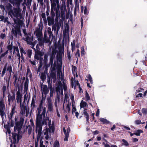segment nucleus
<instances>
[{"label":"nucleus","mask_w":147,"mask_h":147,"mask_svg":"<svg viewBox=\"0 0 147 147\" xmlns=\"http://www.w3.org/2000/svg\"><path fill=\"white\" fill-rule=\"evenodd\" d=\"M28 87V82L27 81H26L24 82V89L25 91H27Z\"/></svg>","instance_id":"2f4dec72"},{"label":"nucleus","mask_w":147,"mask_h":147,"mask_svg":"<svg viewBox=\"0 0 147 147\" xmlns=\"http://www.w3.org/2000/svg\"><path fill=\"white\" fill-rule=\"evenodd\" d=\"M84 13L85 14H87L88 13V11L87 9V7L86 6L84 7Z\"/></svg>","instance_id":"5fc2aeb1"},{"label":"nucleus","mask_w":147,"mask_h":147,"mask_svg":"<svg viewBox=\"0 0 147 147\" xmlns=\"http://www.w3.org/2000/svg\"><path fill=\"white\" fill-rule=\"evenodd\" d=\"M142 93H139L138 94L136 95V97L137 98L138 97H142Z\"/></svg>","instance_id":"6e6d98bb"},{"label":"nucleus","mask_w":147,"mask_h":147,"mask_svg":"<svg viewBox=\"0 0 147 147\" xmlns=\"http://www.w3.org/2000/svg\"><path fill=\"white\" fill-rule=\"evenodd\" d=\"M8 101L9 102H12L15 99L14 95L11 96L10 94L8 95Z\"/></svg>","instance_id":"4be33fe9"},{"label":"nucleus","mask_w":147,"mask_h":147,"mask_svg":"<svg viewBox=\"0 0 147 147\" xmlns=\"http://www.w3.org/2000/svg\"><path fill=\"white\" fill-rule=\"evenodd\" d=\"M13 49V54H16L18 57V56H19V52L18 47L14 46Z\"/></svg>","instance_id":"6ab92c4d"},{"label":"nucleus","mask_w":147,"mask_h":147,"mask_svg":"<svg viewBox=\"0 0 147 147\" xmlns=\"http://www.w3.org/2000/svg\"><path fill=\"white\" fill-rule=\"evenodd\" d=\"M7 53L8 50H7L4 53L1 55L0 56V58L1 59V58L4 57L5 56Z\"/></svg>","instance_id":"a19ab883"},{"label":"nucleus","mask_w":147,"mask_h":147,"mask_svg":"<svg viewBox=\"0 0 147 147\" xmlns=\"http://www.w3.org/2000/svg\"><path fill=\"white\" fill-rule=\"evenodd\" d=\"M16 109V105H13V108L11 110V113L9 116V118L10 119H11L13 116V115L16 113L15 111Z\"/></svg>","instance_id":"2eb2a0df"},{"label":"nucleus","mask_w":147,"mask_h":147,"mask_svg":"<svg viewBox=\"0 0 147 147\" xmlns=\"http://www.w3.org/2000/svg\"><path fill=\"white\" fill-rule=\"evenodd\" d=\"M47 19L48 21V24L49 26L53 23V19H52L50 18H48Z\"/></svg>","instance_id":"c756f323"},{"label":"nucleus","mask_w":147,"mask_h":147,"mask_svg":"<svg viewBox=\"0 0 147 147\" xmlns=\"http://www.w3.org/2000/svg\"><path fill=\"white\" fill-rule=\"evenodd\" d=\"M99 113H100L99 110L98 109L97 110L96 113V116H99Z\"/></svg>","instance_id":"0e129e2a"},{"label":"nucleus","mask_w":147,"mask_h":147,"mask_svg":"<svg viewBox=\"0 0 147 147\" xmlns=\"http://www.w3.org/2000/svg\"><path fill=\"white\" fill-rule=\"evenodd\" d=\"M72 3V0H67V4H71Z\"/></svg>","instance_id":"338daca9"},{"label":"nucleus","mask_w":147,"mask_h":147,"mask_svg":"<svg viewBox=\"0 0 147 147\" xmlns=\"http://www.w3.org/2000/svg\"><path fill=\"white\" fill-rule=\"evenodd\" d=\"M51 3V13L52 15L54 14L53 11L56 9V6H59V0H50Z\"/></svg>","instance_id":"0eeeda50"},{"label":"nucleus","mask_w":147,"mask_h":147,"mask_svg":"<svg viewBox=\"0 0 147 147\" xmlns=\"http://www.w3.org/2000/svg\"><path fill=\"white\" fill-rule=\"evenodd\" d=\"M55 54L54 53L52 52L50 58V64H51V66L53 65V59L55 57Z\"/></svg>","instance_id":"a211bd4d"},{"label":"nucleus","mask_w":147,"mask_h":147,"mask_svg":"<svg viewBox=\"0 0 147 147\" xmlns=\"http://www.w3.org/2000/svg\"><path fill=\"white\" fill-rule=\"evenodd\" d=\"M85 97L87 100H88L90 99L89 95L87 93V92H86Z\"/></svg>","instance_id":"79ce46f5"},{"label":"nucleus","mask_w":147,"mask_h":147,"mask_svg":"<svg viewBox=\"0 0 147 147\" xmlns=\"http://www.w3.org/2000/svg\"><path fill=\"white\" fill-rule=\"evenodd\" d=\"M5 9L4 7L2 5H0V11H1L3 13Z\"/></svg>","instance_id":"3c124183"},{"label":"nucleus","mask_w":147,"mask_h":147,"mask_svg":"<svg viewBox=\"0 0 147 147\" xmlns=\"http://www.w3.org/2000/svg\"><path fill=\"white\" fill-rule=\"evenodd\" d=\"M37 109L38 114L37 115L36 117V131L37 134L38 138H41L42 126L41 122L42 119V124L46 125L47 122H48L49 128H46L44 129L42 131L45 139L46 140H48L51 138L52 132H53L54 131V127L51 126V121L49 119V117H45L46 107L40 106Z\"/></svg>","instance_id":"f257e3e1"},{"label":"nucleus","mask_w":147,"mask_h":147,"mask_svg":"<svg viewBox=\"0 0 147 147\" xmlns=\"http://www.w3.org/2000/svg\"><path fill=\"white\" fill-rule=\"evenodd\" d=\"M103 144L104 145L105 147H110L108 143H106L105 142H103Z\"/></svg>","instance_id":"4d7b16f0"},{"label":"nucleus","mask_w":147,"mask_h":147,"mask_svg":"<svg viewBox=\"0 0 147 147\" xmlns=\"http://www.w3.org/2000/svg\"><path fill=\"white\" fill-rule=\"evenodd\" d=\"M135 123L136 124H140L142 123V122H141V121L140 120L138 119L136 120L135 121Z\"/></svg>","instance_id":"8fccbe9b"},{"label":"nucleus","mask_w":147,"mask_h":147,"mask_svg":"<svg viewBox=\"0 0 147 147\" xmlns=\"http://www.w3.org/2000/svg\"><path fill=\"white\" fill-rule=\"evenodd\" d=\"M35 106V100L34 98H33L32 100L31 103V107L32 109H33L34 107Z\"/></svg>","instance_id":"c85d7f7f"},{"label":"nucleus","mask_w":147,"mask_h":147,"mask_svg":"<svg viewBox=\"0 0 147 147\" xmlns=\"http://www.w3.org/2000/svg\"><path fill=\"white\" fill-rule=\"evenodd\" d=\"M54 92V89H51L50 92V96L51 97H53V93Z\"/></svg>","instance_id":"864d4df0"},{"label":"nucleus","mask_w":147,"mask_h":147,"mask_svg":"<svg viewBox=\"0 0 147 147\" xmlns=\"http://www.w3.org/2000/svg\"><path fill=\"white\" fill-rule=\"evenodd\" d=\"M47 36L45 34L43 38V41L44 42L47 43L49 42V39H47Z\"/></svg>","instance_id":"473e14b6"},{"label":"nucleus","mask_w":147,"mask_h":147,"mask_svg":"<svg viewBox=\"0 0 147 147\" xmlns=\"http://www.w3.org/2000/svg\"><path fill=\"white\" fill-rule=\"evenodd\" d=\"M75 40H73L72 42L71 43V47L75 46Z\"/></svg>","instance_id":"13d9d810"},{"label":"nucleus","mask_w":147,"mask_h":147,"mask_svg":"<svg viewBox=\"0 0 147 147\" xmlns=\"http://www.w3.org/2000/svg\"><path fill=\"white\" fill-rule=\"evenodd\" d=\"M57 76H59V78H61H61H62V72L61 71H59L57 72Z\"/></svg>","instance_id":"f704fd0d"},{"label":"nucleus","mask_w":147,"mask_h":147,"mask_svg":"<svg viewBox=\"0 0 147 147\" xmlns=\"http://www.w3.org/2000/svg\"><path fill=\"white\" fill-rule=\"evenodd\" d=\"M12 137L13 139V143H15L17 141V136L15 133H13L12 134Z\"/></svg>","instance_id":"b1692460"},{"label":"nucleus","mask_w":147,"mask_h":147,"mask_svg":"<svg viewBox=\"0 0 147 147\" xmlns=\"http://www.w3.org/2000/svg\"><path fill=\"white\" fill-rule=\"evenodd\" d=\"M42 92L45 94H46L49 92V90L46 85H45L42 86Z\"/></svg>","instance_id":"dca6fc26"},{"label":"nucleus","mask_w":147,"mask_h":147,"mask_svg":"<svg viewBox=\"0 0 147 147\" xmlns=\"http://www.w3.org/2000/svg\"><path fill=\"white\" fill-rule=\"evenodd\" d=\"M13 78L15 80V84L16 83V81L17 80H18V77L17 76H16V75H15L13 76Z\"/></svg>","instance_id":"e2e57ef3"},{"label":"nucleus","mask_w":147,"mask_h":147,"mask_svg":"<svg viewBox=\"0 0 147 147\" xmlns=\"http://www.w3.org/2000/svg\"><path fill=\"white\" fill-rule=\"evenodd\" d=\"M100 121L102 122L104 124L105 123H109V121H107L105 119L103 118H101L100 119Z\"/></svg>","instance_id":"bb28decb"},{"label":"nucleus","mask_w":147,"mask_h":147,"mask_svg":"<svg viewBox=\"0 0 147 147\" xmlns=\"http://www.w3.org/2000/svg\"><path fill=\"white\" fill-rule=\"evenodd\" d=\"M6 70H7V71H8L9 72L10 74V76L9 77V78H10V76L11 73L12 72V67L11 65H7V64H6L2 71L1 75L2 77H3L4 75Z\"/></svg>","instance_id":"423d86ee"},{"label":"nucleus","mask_w":147,"mask_h":147,"mask_svg":"<svg viewBox=\"0 0 147 147\" xmlns=\"http://www.w3.org/2000/svg\"><path fill=\"white\" fill-rule=\"evenodd\" d=\"M21 55L19 54V56H18V59L19 60V64L20 63V62H22L24 61V55H26V53L23 48L22 47H19Z\"/></svg>","instance_id":"6e6552de"},{"label":"nucleus","mask_w":147,"mask_h":147,"mask_svg":"<svg viewBox=\"0 0 147 147\" xmlns=\"http://www.w3.org/2000/svg\"><path fill=\"white\" fill-rule=\"evenodd\" d=\"M75 77H74V78H72L71 80V84L72 88L74 86V81H75Z\"/></svg>","instance_id":"c9c22d12"},{"label":"nucleus","mask_w":147,"mask_h":147,"mask_svg":"<svg viewBox=\"0 0 147 147\" xmlns=\"http://www.w3.org/2000/svg\"><path fill=\"white\" fill-rule=\"evenodd\" d=\"M63 88L65 91L66 90L67 87L65 84L63 85L61 82H59L56 85V91L57 92V94H63Z\"/></svg>","instance_id":"7ed1b4c3"},{"label":"nucleus","mask_w":147,"mask_h":147,"mask_svg":"<svg viewBox=\"0 0 147 147\" xmlns=\"http://www.w3.org/2000/svg\"><path fill=\"white\" fill-rule=\"evenodd\" d=\"M7 48L8 50H11L12 49V46L11 45H9L7 47Z\"/></svg>","instance_id":"052dcab7"},{"label":"nucleus","mask_w":147,"mask_h":147,"mask_svg":"<svg viewBox=\"0 0 147 147\" xmlns=\"http://www.w3.org/2000/svg\"><path fill=\"white\" fill-rule=\"evenodd\" d=\"M53 147H59V144L58 141H56L54 142Z\"/></svg>","instance_id":"72a5a7b5"},{"label":"nucleus","mask_w":147,"mask_h":147,"mask_svg":"<svg viewBox=\"0 0 147 147\" xmlns=\"http://www.w3.org/2000/svg\"><path fill=\"white\" fill-rule=\"evenodd\" d=\"M143 132V131L142 130L139 129L136 131L134 134L137 136H140V134Z\"/></svg>","instance_id":"a878e982"},{"label":"nucleus","mask_w":147,"mask_h":147,"mask_svg":"<svg viewBox=\"0 0 147 147\" xmlns=\"http://www.w3.org/2000/svg\"><path fill=\"white\" fill-rule=\"evenodd\" d=\"M6 89V87L5 86H3V94L5 92Z\"/></svg>","instance_id":"774afa93"},{"label":"nucleus","mask_w":147,"mask_h":147,"mask_svg":"<svg viewBox=\"0 0 147 147\" xmlns=\"http://www.w3.org/2000/svg\"><path fill=\"white\" fill-rule=\"evenodd\" d=\"M13 2L14 5L17 8H14L13 10H10L9 12V14L11 18L14 17L19 19H21L22 18L21 10L20 8L21 1L20 0H13Z\"/></svg>","instance_id":"f03ea898"},{"label":"nucleus","mask_w":147,"mask_h":147,"mask_svg":"<svg viewBox=\"0 0 147 147\" xmlns=\"http://www.w3.org/2000/svg\"><path fill=\"white\" fill-rule=\"evenodd\" d=\"M0 37L1 38L4 39L6 37V35L5 34L2 33L0 35Z\"/></svg>","instance_id":"09e8293b"},{"label":"nucleus","mask_w":147,"mask_h":147,"mask_svg":"<svg viewBox=\"0 0 147 147\" xmlns=\"http://www.w3.org/2000/svg\"><path fill=\"white\" fill-rule=\"evenodd\" d=\"M72 113L73 114H74V113L76 112V109L74 105H72Z\"/></svg>","instance_id":"ea45409f"},{"label":"nucleus","mask_w":147,"mask_h":147,"mask_svg":"<svg viewBox=\"0 0 147 147\" xmlns=\"http://www.w3.org/2000/svg\"><path fill=\"white\" fill-rule=\"evenodd\" d=\"M22 92V90H19L17 91L16 93V99L17 100V102L18 103L20 102V105H21L22 102V94H21Z\"/></svg>","instance_id":"9d476101"},{"label":"nucleus","mask_w":147,"mask_h":147,"mask_svg":"<svg viewBox=\"0 0 147 147\" xmlns=\"http://www.w3.org/2000/svg\"><path fill=\"white\" fill-rule=\"evenodd\" d=\"M78 86V88H80V89H81L80 86L79 84L78 83V82L77 80L76 82L75 81V86L74 88V89H75L76 88V86Z\"/></svg>","instance_id":"7c9ffc66"},{"label":"nucleus","mask_w":147,"mask_h":147,"mask_svg":"<svg viewBox=\"0 0 147 147\" xmlns=\"http://www.w3.org/2000/svg\"><path fill=\"white\" fill-rule=\"evenodd\" d=\"M24 39L27 42L28 44H29L32 46V49H35L33 47L35 45V44L32 42L33 41L32 38H30L28 36H26V37L24 38Z\"/></svg>","instance_id":"1a4fd4ad"},{"label":"nucleus","mask_w":147,"mask_h":147,"mask_svg":"<svg viewBox=\"0 0 147 147\" xmlns=\"http://www.w3.org/2000/svg\"><path fill=\"white\" fill-rule=\"evenodd\" d=\"M42 136H41V138L39 139H38V136H37V140L38 142V141L39 140H40V145H43V141L42 140Z\"/></svg>","instance_id":"a18cd8bd"},{"label":"nucleus","mask_w":147,"mask_h":147,"mask_svg":"<svg viewBox=\"0 0 147 147\" xmlns=\"http://www.w3.org/2000/svg\"><path fill=\"white\" fill-rule=\"evenodd\" d=\"M29 109L28 108H26L25 109V111H24L26 113V117H27L29 113Z\"/></svg>","instance_id":"e433bc0d"},{"label":"nucleus","mask_w":147,"mask_h":147,"mask_svg":"<svg viewBox=\"0 0 147 147\" xmlns=\"http://www.w3.org/2000/svg\"><path fill=\"white\" fill-rule=\"evenodd\" d=\"M38 41L39 42L38 44L36 46V49L37 51H40V49L39 48V46L42 48V47L44 45V42L42 41V39Z\"/></svg>","instance_id":"ddd939ff"},{"label":"nucleus","mask_w":147,"mask_h":147,"mask_svg":"<svg viewBox=\"0 0 147 147\" xmlns=\"http://www.w3.org/2000/svg\"><path fill=\"white\" fill-rule=\"evenodd\" d=\"M71 105V103L67 100L66 98L65 97L63 107V109L64 112L66 113L69 112L70 111V107Z\"/></svg>","instance_id":"20e7f679"},{"label":"nucleus","mask_w":147,"mask_h":147,"mask_svg":"<svg viewBox=\"0 0 147 147\" xmlns=\"http://www.w3.org/2000/svg\"><path fill=\"white\" fill-rule=\"evenodd\" d=\"M67 56L68 59H70L71 58L70 56V53L68 51H67Z\"/></svg>","instance_id":"680f3d73"},{"label":"nucleus","mask_w":147,"mask_h":147,"mask_svg":"<svg viewBox=\"0 0 147 147\" xmlns=\"http://www.w3.org/2000/svg\"><path fill=\"white\" fill-rule=\"evenodd\" d=\"M48 55V54H45L44 55V61L45 63H46L48 61L47 58Z\"/></svg>","instance_id":"37998d69"},{"label":"nucleus","mask_w":147,"mask_h":147,"mask_svg":"<svg viewBox=\"0 0 147 147\" xmlns=\"http://www.w3.org/2000/svg\"><path fill=\"white\" fill-rule=\"evenodd\" d=\"M27 54L28 55V56L30 58L32 54V51L31 50H28L27 53Z\"/></svg>","instance_id":"de8ad7c7"},{"label":"nucleus","mask_w":147,"mask_h":147,"mask_svg":"<svg viewBox=\"0 0 147 147\" xmlns=\"http://www.w3.org/2000/svg\"><path fill=\"white\" fill-rule=\"evenodd\" d=\"M40 78L42 80H45L46 79V76L43 73L41 74L40 75Z\"/></svg>","instance_id":"4c0bfd02"},{"label":"nucleus","mask_w":147,"mask_h":147,"mask_svg":"<svg viewBox=\"0 0 147 147\" xmlns=\"http://www.w3.org/2000/svg\"><path fill=\"white\" fill-rule=\"evenodd\" d=\"M84 47H82L81 53L82 55L83 56L84 55Z\"/></svg>","instance_id":"49530a36"},{"label":"nucleus","mask_w":147,"mask_h":147,"mask_svg":"<svg viewBox=\"0 0 147 147\" xmlns=\"http://www.w3.org/2000/svg\"><path fill=\"white\" fill-rule=\"evenodd\" d=\"M122 144L123 145L127 146L129 145V144L126 140L124 139L122 140Z\"/></svg>","instance_id":"393cba45"},{"label":"nucleus","mask_w":147,"mask_h":147,"mask_svg":"<svg viewBox=\"0 0 147 147\" xmlns=\"http://www.w3.org/2000/svg\"><path fill=\"white\" fill-rule=\"evenodd\" d=\"M86 109H84V116L85 117L87 121H88L89 119V116L86 111Z\"/></svg>","instance_id":"5701e85b"},{"label":"nucleus","mask_w":147,"mask_h":147,"mask_svg":"<svg viewBox=\"0 0 147 147\" xmlns=\"http://www.w3.org/2000/svg\"><path fill=\"white\" fill-rule=\"evenodd\" d=\"M48 109L49 111L51 112L52 111L53 108L52 106L51 100L50 98L47 99Z\"/></svg>","instance_id":"f8f14e48"},{"label":"nucleus","mask_w":147,"mask_h":147,"mask_svg":"<svg viewBox=\"0 0 147 147\" xmlns=\"http://www.w3.org/2000/svg\"><path fill=\"white\" fill-rule=\"evenodd\" d=\"M72 71L73 75H74V77H78V75L76 72L77 68L76 67L72 65Z\"/></svg>","instance_id":"f3484780"},{"label":"nucleus","mask_w":147,"mask_h":147,"mask_svg":"<svg viewBox=\"0 0 147 147\" xmlns=\"http://www.w3.org/2000/svg\"><path fill=\"white\" fill-rule=\"evenodd\" d=\"M75 55L76 56H78L77 58L78 59V58H79L80 57V50L79 49H78L77 50L76 52V53Z\"/></svg>","instance_id":"58836bf2"},{"label":"nucleus","mask_w":147,"mask_h":147,"mask_svg":"<svg viewBox=\"0 0 147 147\" xmlns=\"http://www.w3.org/2000/svg\"><path fill=\"white\" fill-rule=\"evenodd\" d=\"M43 53L42 52H39L37 54H36L35 56V58L37 60L40 59V61L42 59V58H41V57L43 55Z\"/></svg>","instance_id":"4468645a"},{"label":"nucleus","mask_w":147,"mask_h":147,"mask_svg":"<svg viewBox=\"0 0 147 147\" xmlns=\"http://www.w3.org/2000/svg\"><path fill=\"white\" fill-rule=\"evenodd\" d=\"M87 78H88V79H86V80L87 81L89 80L91 84H92V80L91 75L90 74L87 75Z\"/></svg>","instance_id":"cd10ccee"},{"label":"nucleus","mask_w":147,"mask_h":147,"mask_svg":"<svg viewBox=\"0 0 147 147\" xmlns=\"http://www.w3.org/2000/svg\"><path fill=\"white\" fill-rule=\"evenodd\" d=\"M20 26L19 24L16 23L13 24V27L11 31L15 36H16L18 34L20 35Z\"/></svg>","instance_id":"39448f33"},{"label":"nucleus","mask_w":147,"mask_h":147,"mask_svg":"<svg viewBox=\"0 0 147 147\" xmlns=\"http://www.w3.org/2000/svg\"><path fill=\"white\" fill-rule=\"evenodd\" d=\"M71 99L72 101V105H74L75 104V101L74 100V97L73 95H72L70 98Z\"/></svg>","instance_id":"c03bdc74"},{"label":"nucleus","mask_w":147,"mask_h":147,"mask_svg":"<svg viewBox=\"0 0 147 147\" xmlns=\"http://www.w3.org/2000/svg\"><path fill=\"white\" fill-rule=\"evenodd\" d=\"M38 3H40L41 5L43 4V0H38Z\"/></svg>","instance_id":"69168bd1"},{"label":"nucleus","mask_w":147,"mask_h":147,"mask_svg":"<svg viewBox=\"0 0 147 147\" xmlns=\"http://www.w3.org/2000/svg\"><path fill=\"white\" fill-rule=\"evenodd\" d=\"M63 131L65 134V137L64 139V141H67L69 136V134L66 133V130L64 127L63 128Z\"/></svg>","instance_id":"412c9836"},{"label":"nucleus","mask_w":147,"mask_h":147,"mask_svg":"<svg viewBox=\"0 0 147 147\" xmlns=\"http://www.w3.org/2000/svg\"><path fill=\"white\" fill-rule=\"evenodd\" d=\"M80 106L81 108H84V107H87L88 105L86 102L82 100L80 104Z\"/></svg>","instance_id":"aec40b11"},{"label":"nucleus","mask_w":147,"mask_h":147,"mask_svg":"<svg viewBox=\"0 0 147 147\" xmlns=\"http://www.w3.org/2000/svg\"><path fill=\"white\" fill-rule=\"evenodd\" d=\"M142 112L144 114H146L147 113V109L143 108L142 109Z\"/></svg>","instance_id":"603ef678"},{"label":"nucleus","mask_w":147,"mask_h":147,"mask_svg":"<svg viewBox=\"0 0 147 147\" xmlns=\"http://www.w3.org/2000/svg\"><path fill=\"white\" fill-rule=\"evenodd\" d=\"M28 97V95L27 94H26L24 96V101H25L26 100H27Z\"/></svg>","instance_id":"bf43d9fd"},{"label":"nucleus","mask_w":147,"mask_h":147,"mask_svg":"<svg viewBox=\"0 0 147 147\" xmlns=\"http://www.w3.org/2000/svg\"><path fill=\"white\" fill-rule=\"evenodd\" d=\"M36 36L38 38V40H39L42 39V34L39 30H37L36 31Z\"/></svg>","instance_id":"9b49d317"}]
</instances>
